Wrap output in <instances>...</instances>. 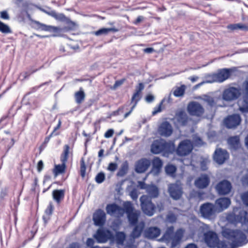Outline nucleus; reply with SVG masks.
<instances>
[{
	"mask_svg": "<svg viewBox=\"0 0 248 248\" xmlns=\"http://www.w3.org/2000/svg\"><path fill=\"white\" fill-rule=\"evenodd\" d=\"M174 230L173 226L168 227L159 240L167 244L171 242V248H179L185 231L182 228L177 229L175 232Z\"/></svg>",
	"mask_w": 248,
	"mask_h": 248,
	"instance_id": "f257e3e1",
	"label": "nucleus"
},
{
	"mask_svg": "<svg viewBox=\"0 0 248 248\" xmlns=\"http://www.w3.org/2000/svg\"><path fill=\"white\" fill-rule=\"evenodd\" d=\"M226 220L233 224L240 223L245 233L248 235V212L243 209L234 208L233 212L228 214Z\"/></svg>",
	"mask_w": 248,
	"mask_h": 248,
	"instance_id": "f03ea898",
	"label": "nucleus"
},
{
	"mask_svg": "<svg viewBox=\"0 0 248 248\" xmlns=\"http://www.w3.org/2000/svg\"><path fill=\"white\" fill-rule=\"evenodd\" d=\"M222 235L232 242L236 247L242 246L248 242V235L240 230H232L224 228L222 231Z\"/></svg>",
	"mask_w": 248,
	"mask_h": 248,
	"instance_id": "7ed1b4c3",
	"label": "nucleus"
},
{
	"mask_svg": "<svg viewBox=\"0 0 248 248\" xmlns=\"http://www.w3.org/2000/svg\"><path fill=\"white\" fill-rule=\"evenodd\" d=\"M172 146L174 148V144L167 142L163 140H155L151 146V152L155 154H159L161 152H170V146Z\"/></svg>",
	"mask_w": 248,
	"mask_h": 248,
	"instance_id": "20e7f679",
	"label": "nucleus"
},
{
	"mask_svg": "<svg viewBox=\"0 0 248 248\" xmlns=\"http://www.w3.org/2000/svg\"><path fill=\"white\" fill-rule=\"evenodd\" d=\"M241 94L240 87H229L223 92L222 97L223 100L232 101L237 99Z\"/></svg>",
	"mask_w": 248,
	"mask_h": 248,
	"instance_id": "39448f33",
	"label": "nucleus"
},
{
	"mask_svg": "<svg viewBox=\"0 0 248 248\" xmlns=\"http://www.w3.org/2000/svg\"><path fill=\"white\" fill-rule=\"evenodd\" d=\"M145 224L144 222H140L137 225L135 226L131 232L127 244L125 248H137L136 245H134L135 239L139 238L144 228Z\"/></svg>",
	"mask_w": 248,
	"mask_h": 248,
	"instance_id": "423d86ee",
	"label": "nucleus"
},
{
	"mask_svg": "<svg viewBox=\"0 0 248 248\" xmlns=\"http://www.w3.org/2000/svg\"><path fill=\"white\" fill-rule=\"evenodd\" d=\"M140 201L143 212L149 216L153 215L155 207L151 202L150 197L146 195H143L140 197Z\"/></svg>",
	"mask_w": 248,
	"mask_h": 248,
	"instance_id": "0eeeda50",
	"label": "nucleus"
},
{
	"mask_svg": "<svg viewBox=\"0 0 248 248\" xmlns=\"http://www.w3.org/2000/svg\"><path fill=\"white\" fill-rule=\"evenodd\" d=\"M200 211L202 216L207 219H211L216 213H217L216 206L209 202L202 204L200 207Z\"/></svg>",
	"mask_w": 248,
	"mask_h": 248,
	"instance_id": "6e6552de",
	"label": "nucleus"
},
{
	"mask_svg": "<svg viewBox=\"0 0 248 248\" xmlns=\"http://www.w3.org/2000/svg\"><path fill=\"white\" fill-rule=\"evenodd\" d=\"M193 148V144L190 140H183L179 143L176 149V154L179 156H186L191 152Z\"/></svg>",
	"mask_w": 248,
	"mask_h": 248,
	"instance_id": "1a4fd4ad",
	"label": "nucleus"
},
{
	"mask_svg": "<svg viewBox=\"0 0 248 248\" xmlns=\"http://www.w3.org/2000/svg\"><path fill=\"white\" fill-rule=\"evenodd\" d=\"M187 110L190 115L197 116H202L204 112L202 106L195 101L191 102L188 104Z\"/></svg>",
	"mask_w": 248,
	"mask_h": 248,
	"instance_id": "9d476101",
	"label": "nucleus"
},
{
	"mask_svg": "<svg viewBox=\"0 0 248 248\" xmlns=\"http://www.w3.org/2000/svg\"><path fill=\"white\" fill-rule=\"evenodd\" d=\"M94 237L98 243H104L108 240L111 239L113 238V235L108 230L99 229L94 235Z\"/></svg>",
	"mask_w": 248,
	"mask_h": 248,
	"instance_id": "9b49d317",
	"label": "nucleus"
},
{
	"mask_svg": "<svg viewBox=\"0 0 248 248\" xmlns=\"http://www.w3.org/2000/svg\"><path fill=\"white\" fill-rule=\"evenodd\" d=\"M243 101L246 105L239 107V110L243 113H248V79L242 84Z\"/></svg>",
	"mask_w": 248,
	"mask_h": 248,
	"instance_id": "f8f14e48",
	"label": "nucleus"
},
{
	"mask_svg": "<svg viewBox=\"0 0 248 248\" xmlns=\"http://www.w3.org/2000/svg\"><path fill=\"white\" fill-rule=\"evenodd\" d=\"M243 101L246 105L239 107V110L243 113H248V79L242 84Z\"/></svg>",
	"mask_w": 248,
	"mask_h": 248,
	"instance_id": "ddd939ff",
	"label": "nucleus"
},
{
	"mask_svg": "<svg viewBox=\"0 0 248 248\" xmlns=\"http://www.w3.org/2000/svg\"><path fill=\"white\" fill-rule=\"evenodd\" d=\"M173 132V128L170 124L167 122H163L158 128V132L162 136L168 137L170 136Z\"/></svg>",
	"mask_w": 248,
	"mask_h": 248,
	"instance_id": "4468645a",
	"label": "nucleus"
},
{
	"mask_svg": "<svg viewBox=\"0 0 248 248\" xmlns=\"http://www.w3.org/2000/svg\"><path fill=\"white\" fill-rule=\"evenodd\" d=\"M235 68H223L215 73L217 82L221 83L227 79Z\"/></svg>",
	"mask_w": 248,
	"mask_h": 248,
	"instance_id": "2eb2a0df",
	"label": "nucleus"
},
{
	"mask_svg": "<svg viewBox=\"0 0 248 248\" xmlns=\"http://www.w3.org/2000/svg\"><path fill=\"white\" fill-rule=\"evenodd\" d=\"M204 240L210 248H215L218 241L217 234L212 231H209L204 234Z\"/></svg>",
	"mask_w": 248,
	"mask_h": 248,
	"instance_id": "dca6fc26",
	"label": "nucleus"
},
{
	"mask_svg": "<svg viewBox=\"0 0 248 248\" xmlns=\"http://www.w3.org/2000/svg\"><path fill=\"white\" fill-rule=\"evenodd\" d=\"M241 118L238 114H233L229 116L224 121V124L228 128H232L236 127L241 122Z\"/></svg>",
	"mask_w": 248,
	"mask_h": 248,
	"instance_id": "f3484780",
	"label": "nucleus"
},
{
	"mask_svg": "<svg viewBox=\"0 0 248 248\" xmlns=\"http://www.w3.org/2000/svg\"><path fill=\"white\" fill-rule=\"evenodd\" d=\"M106 211L108 214L116 217H121L124 214L123 208L116 204H108L106 207Z\"/></svg>",
	"mask_w": 248,
	"mask_h": 248,
	"instance_id": "a211bd4d",
	"label": "nucleus"
},
{
	"mask_svg": "<svg viewBox=\"0 0 248 248\" xmlns=\"http://www.w3.org/2000/svg\"><path fill=\"white\" fill-rule=\"evenodd\" d=\"M216 189L219 195H226L231 191L232 185L229 181L223 180L216 186Z\"/></svg>",
	"mask_w": 248,
	"mask_h": 248,
	"instance_id": "6ab92c4d",
	"label": "nucleus"
},
{
	"mask_svg": "<svg viewBox=\"0 0 248 248\" xmlns=\"http://www.w3.org/2000/svg\"><path fill=\"white\" fill-rule=\"evenodd\" d=\"M229 156V154L226 150L217 149L215 152L214 159L218 164H222L228 159Z\"/></svg>",
	"mask_w": 248,
	"mask_h": 248,
	"instance_id": "aec40b11",
	"label": "nucleus"
},
{
	"mask_svg": "<svg viewBox=\"0 0 248 248\" xmlns=\"http://www.w3.org/2000/svg\"><path fill=\"white\" fill-rule=\"evenodd\" d=\"M106 214L105 212L101 210L98 209L95 211L93 215V220L96 226H102L106 222Z\"/></svg>",
	"mask_w": 248,
	"mask_h": 248,
	"instance_id": "412c9836",
	"label": "nucleus"
},
{
	"mask_svg": "<svg viewBox=\"0 0 248 248\" xmlns=\"http://www.w3.org/2000/svg\"><path fill=\"white\" fill-rule=\"evenodd\" d=\"M231 200L228 198H220L215 202V206L217 213H220L229 207L231 204Z\"/></svg>",
	"mask_w": 248,
	"mask_h": 248,
	"instance_id": "4be33fe9",
	"label": "nucleus"
},
{
	"mask_svg": "<svg viewBox=\"0 0 248 248\" xmlns=\"http://www.w3.org/2000/svg\"><path fill=\"white\" fill-rule=\"evenodd\" d=\"M168 190L171 197L174 200L179 199L182 194L181 186L177 184L170 185Z\"/></svg>",
	"mask_w": 248,
	"mask_h": 248,
	"instance_id": "5701e85b",
	"label": "nucleus"
},
{
	"mask_svg": "<svg viewBox=\"0 0 248 248\" xmlns=\"http://www.w3.org/2000/svg\"><path fill=\"white\" fill-rule=\"evenodd\" d=\"M210 183V178L207 174H202L197 178L194 182L195 186L199 189H204Z\"/></svg>",
	"mask_w": 248,
	"mask_h": 248,
	"instance_id": "b1692460",
	"label": "nucleus"
},
{
	"mask_svg": "<svg viewBox=\"0 0 248 248\" xmlns=\"http://www.w3.org/2000/svg\"><path fill=\"white\" fill-rule=\"evenodd\" d=\"M174 119L178 125L184 126L186 124L188 118L184 110H180L176 113Z\"/></svg>",
	"mask_w": 248,
	"mask_h": 248,
	"instance_id": "393cba45",
	"label": "nucleus"
},
{
	"mask_svg": "<svg viewBox=\"0 0 248 248\" xmlns=\"http://www.w3.org/2000/svg\"><path fill=\"white\" fill-rule=\"evenodd\" d=\"M161 231L156 227H151L147 228L144 232V236L148 239H154L160 234Z\"/></svg>",
	"mask_w": 248,
	"mask_h": 248,
	"instance_id": "a878e982",
	"label": "nucleus"
},
{
	"mask_svg": "<svg viewBox=\"0 0 248 248\" xmlns=\"http://www.w3.org/2000/svg\"><path fill=\"white\" fill-rule=\"evenodd\" d=\"M150 165V160L143 158L138 161L136 164V171L139 173L145 171Z\"/></svg>",
	"mask_w": 248,
	"mask_h": 248,
	"instance_id": "bb28decb",
	"label": "nucleus"
},
{
	"mask_svg": "<svg viewBox=\"0 0 248 248\" xmlns=\"http://www.w3.org/2000/svg\"><path fill=\"white\" fill-rule=\"evenodd\" d=\"M35 24L38 30L54 32H57L60 31V29L57 27L46 25L38 21H35Z\"/></svg>",
	"mask_w": 248,
	"mask_h": 248,
	"instance_id": "cd10ccee",
	"label": "nucleus"
},
{
	"mask_svg": "<svg viewBox=\"0 0 248 248\" xmlns=\"http://www.w3.org/2000/svg\"><path fill=\"white\" fill-rule=\"evenodd\" d=\"M153 168L150 172L154 176L157 175L160 172L163 163L158 157H155L152 161Z\"/></svg>",
	"mask_w": 248,
	"mask_h": 248,
	"instance_id": "c85d7f7f",
	"label": "nucleus"
},
{
	"mask_svg": "<svg viewBox=\"0 0 248 248\" xmlns=\"http://www.w3.org/2000/svg\"><path fill=\"white\" fill-rule=\"evenodd\" d=\"M228 143L231 149L236 150L240 146L239 138L238 136L230 137L228 140Z\"/></svg>",
	"mask_w": 248,
	"mask_h": 248,
	"instance_id": "c756f323",
	"label": "nucleus"
},
{
	"mask_svg": "<svg viewBox=\"0 0 248 248\" xmlns=\"http://www.w3.org/2000/svg\"><path fill=\"white\" fill-rule=\"evenodd\" d=\"M140 214V211L135 210L127 214V217L130 224L135 225L137 222Z\"/></svg>",
	"mask_w": 248,
	"mask_h": 248,
	"instance_id": "7c9ffc66",
	"label": "nucleus"
},
{
	"mask_svg": "<svg viewBox=\"0 0 248 248\" xmlns=\"http://www.w3.org/2000/svg\"><path fill=\"white\" fill-rule=\"evenodd\" d=\"M62 164L55 165L53 172L55 177L58 175L64 173L66 169V162H62Z\"/></svg>",
	"mask_w": 248,
	"mask_h": 248,
	"instance_id": "2f4dec72",
	"label": "nucleus"
},
{
	"mask_svg": "<svg viewBox=\"0 0 248 248\" xmlns=\"http://www.w3.org/2000/svg\"><path fill=\"white\" fill-rule=\"evenodd\" d=\"M52 196L54 200H55L57 203H59L64 198V190H54L53 191Z\"/></svg>",
	"mask_w": 248,
	"mask_h": 248,
	"instance_id": "473e14b6",
	"label": "nucleus"
},
{
	"mask_svg": "<svg viewBox=\"0 0 248 248\" xmlns=\"http://www.w3.org/2000/svg\"><path fill=\"white\" fill-rule=\"evenodd\" d=\"M146 191L150 197L153 198L157 197L159 192L157 187L154 185H149L146 188Z\"/></svg>",
	"mask_w": 248,
	"mask_h": 248,
	"instance_id": "72a5a7b5",
	"label": "nucleus"
},
{
	"mask_svg": "<svg viewBox=\"0 0 248 248\" xmlns=\"http://www.w3.org/2000/svg\"><path fill=\"white\" fill-rule=\"evenodd\" d=\"M118 31V30L114 28H102L93 32V34L96 36H100L102 35H106L110 31L117 32Z\"/></svg>",
	"mask_w": 248,
	"mask_h": 248,
	"instance_id": "f704fd0d",
	"label": "nucleus"
},
{
	"mask_svg": "<svg viewBox=\"0 0 248 248\" xmlns=\"http://www.w3.org/2000/svg\"><path fill=\"white\" fill-rule=\"evenodd\" d=\"M85 94L82 88L80 90L75 93V98L76 102L78 104H80L84 100Z\"/></svg>",
	"mask_w": 248,
	"mask_h": 248,
	"instance_id": "c9c22d12",
	"label": "nucleus"
},
{
	"mask_svg": "<svg viewBox=\"0 0 248 248\" xmlns=\"http://www.w3.org/2000/svg\"><path fill=\"white\" fill-rule=\"evenodd\" d=\"M69 150L70 147L68 145H65L64 146V150L61 156V161L62 162H67L68 155L69 154Z\"/></svg>",
	"mask_w": 248,
	"mask_h": 248,
	"instance_id": "e433bc0d",
	"label": "nucleus"
},
{
	"mask_svg": "<svg viewBox=\"0 0 248 248\" xmlns=\"http://www.w3.org/2000/svg\"><path fill=\"white\" fill-rule=\"evenodd\" d=\"M125 239V234L123 232H118L115 235V241L118 245H123Z\"/></svg>",
	"mask_w": 248,
	"mask_h": 248,
	"instance_id": "4c0bfd02",
	"label": "nucleus"
},
{
	"mask_svg": "<svg viewBox=\"0 0 248 248\" xmlns=\"http://www.w3.org/2000/svg\"><path fill=\"white\" fill-rule=\"evenodd\" d=\"M185 90L186 86L184 85L177 87L173 91V95L176 97L182 96L185 93Z\"/></svg>",
	"mask_w": 248,
	"mask_h": 248,
	"instance_id": "58836bf2",
	"label": "nucleus"
},
{
	"mask_svg": "<svg viewBox=\"0 0 248 248\" xmlns=\"http://www.w3.org/2000/svg\"><path fill=\"white\" fill-rule=\"evenodd\" d=\"M128 170V165L127 162H124L121 166V168L117 172V175L119 176H124Z\"/></svg>",
	"mask_w": 248,
	"mask_h": 248,
	"instance_id": "ea45409f",
	"label": "nucleus"
},
{
	"mask_svg": "<svg viewBox=\"0 0 248 248\" xmlns=\"http://www.w3.org/2000/svg\"><path fill=\"white\" fill-rule=\"evenodd\" d=\"M203 81L204 84L217 82L215 73L206 75L205 76V80Z\"/></svg>",
	"mask_w": 248,
	"mask_h": 248,
	"instance_id": "a19ab883",
	"label": "nucleus"
},
{
	"mask_svg": "<svg viewBox=\"0 0 248 248\" xmlns=\"http://www.w3.org/2000/svg\"><path fill=\"white\" fill-rule=\"evenodd\" d=\"M123 206L124 213L125 212L127 215L135 211L133 209L132 204L130 202H124Z\"/></svg>",
	"mask_w": 248,
	"mask_h": 248,
	"instance_id": "79ce46f5",
	"label": "nucleus"
},
{
	"mask_svg": "<svg viewBox=\"0 0 248 248\" xmlns=\"http://www.w3.org/2000/svg\"><path fill=\"white\" fill-rule=\"evenodd\" d=\"M176 170V167L172 165H169L165 167L166 173L172 177L174 176Z\"/></svg>",
	"mask_w": 248,
	"mask_h": 248,
	"instance_id": "37998d69",
	"label": "nucleus"
},
{
	"mask_svg": "<svg viewBox=\"0 0 248 248\" xmlns=\"http://www.w3.org/2000/svg\"><path fill=\"white\" fill-rule=\"evenodd\" d=\"M0 31L3 33H8L11 32L9 27L0 21Z\"/></svg>",
	"mask_w": 248,
	"mask_h": 248,
	"instance_id": "c03bdc74",
	"label": "nucleus"
},
{
	"mask_svg": "<svg viewBox=\"0 0 248 248\" xmlns=\"http://www.w3.org/2000/svg\"><path fill=\"white\" fill-rule=\"evenodd\" d=\"M166 220L169 222L174 223L177 220V217L173 213L170 212L167 216Z\"/></svg>",
	"mask_w": 248,
	"mask_h": 248,
	"instance_id": "a18cd8bd",
	"label": "nucleus"
},
{
	"mask_svg": "<svg viewBox=\"0 0 248 248\" xmlns=\"http://www.w3.org/2000/svg\"><path fill=\"white\" fill-rule=\"evenodd\" d=\"M210 161L208 158H202L201 161V168L202 170H205L207 169V165Z\"/></svg>",
	"mask_w": 248,
	"mask_h": 248,
	"instance_id": "49530a36",
	"label": "nucleus"
},
{
	"mask_svg": "<svg viewBox=\"0 0 248 248\" xmlns=\"http://www.w3.org/2000/svg\"><path fill=\"white\" fill-rule=\"evenodd\" d=\"M105 178L104 173L101 172L97 174L95 177V181L98 184H101L103 182Z\"/></svg>",
	"mask_w": 248,
	"mask_h": 248,
	"instance_id": "de8ad7c7",
	"label": "nucleus"
},
{
	"mask_svg": "<svg viewBox=\"0 0 248 248\" xmlns=\"http://www.w3.org/2000/svg\"><path fill=\"white\" fill-rule=\"evenodd\" d=\"M202 99L211 107L214 106L215 104L214 99L209 96H205Z\"/></svg>",
	"mask_w": 248,
	"mask_h": 248,
	"instance_id": "09e8293b",
	"label": "nucleus"
},
{
	"mask_svg": "<svg viewBox=\"0 0 248 248\" xmlns=\"http://www.w3.org/2000/svg\"><path fill=\"white\" fill-rule=\"evenodd\" d=\"M241 199L243 204L248 206V191L241 194Z\"/></svg>",
	"mask_w": 248,
	"mask_h": 248,
	"instance_id": "8fccbe9b",
	"label": "nucleus"
},
{
	"mask_svg": "<svg viewBox=\"0 0 248 248\" xmlns=\"http://www.w3.org/2000/svg\"><path fill=\"white\" fill-rule=\"evenodd\" d=\"M229 243L225 241H218L216 247L217 248H229Z\"/></svg>",
	"mask_w": 248,
	"mask_h": 248,
	"instance_id": "3c124183",
	"label": "nucleus"
},
{
	"mask_svg": "<svg viewBox=\"0 0 248 248\" xmlns=\"http://www.w3.org/2000/svg\"><path fill=\"white\" fill-rule=\"evenodd\" d=\"M85 172L86 166L83 159H82L80 162V175L82 177H84L85 176Z\"/></svg>",
	"mask_w": 248,
	"mask_h": 248,
	"instance_id": "603ef678",
	"label": "nucleus"
},
{
	"mask_svg": "<svg viewBox=\"0 0 248 248\" xmlns=\"http://www.w3.org/2000/svg\"><path fill=\"white\" fill-rule=\"evenodd\" d=\"M163 100H162L157 107L154 108V110L152 112V114L153 115H155L162 111V106L163 105Z\"/></svg>",
	"mask_w": 248,
	"mask_h": 248,
	"instance_id": "864d4df0",
	"label": "nucleus"
},
{
	"mask_svg": "<svg viewBox=\"0 0 248 248\" xmlns=\"http://www.w3.org/2000/svg\"><path fill=\"white\" fill-rule=\"evenodd\" d=\"M118 165L116 163H110L107 168V170L113 172L117 169Z\"/></svg>",
	"mask_w": 248,
	"mask_h": 248,
	"instance_id": "5fc2aeb1",
	"label": "nucleus"
},
{
	"mask_svg": "<svg viewBox=\"0 0 248 248\" xmlns=\"http://www.w3.org/2000/svg\"><path fill=\"white\" fill-rule=\"evenodd\" d=\"M140 93L136 91L132 96V102H135V104H136V105L137 102L140 99Z\"/></svg>",
	"mask_w": 248,
	"mask_h": 248,
	"instance_id": "6e6d98bb",
	"label": "nucleus"
},
{
	"mask_svg": "<svg viewBox=\"0 0 248 248\" xmlns=\"http://www.w3.org/2000/svg\"><path fill=\"white\" fill-rule=\"evenodd\" d=\"M54 18L59 21H63L65 20L66 17L63 14H58L56 13Z\"/></svg>",
	"mask_w": 248,
	"mask_h": 248,
	"instance_id": "4d7b16f0",
	"label": "nucleus"
},
{
	"mask_svg": "<svg viewBox=\"0 0 248 248\" xmlns=\"http://www.w3.org/2000/svg\"><path fill=\"white\" fill-rule=\"evenodd\" d=\"M53 209V205L51 203H49V205L45 211L46 214L48 216L51 215L52 213Z\"/></svg>",
	"mask_w": 248,
	"mask_h": 248,
	"instance_id": "13d9d810",
	"label": "nucleus"
},
{
	"mask_svg": "<svg viewBox=\"0 0 248 248\" xmlns=\"http://www.w3.org/2000/svg\"><path fill=\"white\" fill-rule=\"evenodd\" d=\"M114 133V130L112 129H108L104 135L106 138H109L111 137Z\"/></svg>",
	"mask_w": 248,
	"mask_h": 248,
	"instance_id": "bf43d9fd",
	"label": "nucleus"
},
{
	"mask_svg": "<svg viewBox=\"0 0 248 248\" xmlns=\"http://www.w3.org/2000/svg\"><path fill=\"white\" fill-rule=\"evenodd\" d=\"M0 17L4 19H8L9 16L6 11H2L0 12Z\"/></svg>",
	"mask_w": 248,
	"mask_h": 248,
	"instance_id": "052dcab7",
	"label": "nucleus"
},
{
	"mask_svg": "<svg viewBox=\"0 0 248 248\" xmlns=\"http://www.w3.org/2000/svg\"><path fill=\"white\" fill-rule=\"evenodd\" d=\"M61 124H62L61 121V120H59L57 126L54 128L53 132H52V133L50 135V137L52 136L53 135H57L58 134L57 133H55V131L56 130H57L58 129H59V128L60 127V126L61 125Z\"/></svg>",
	"mask_w": 248,
	"mask_h": 248,
	"instance_id": "680f3d73",
	"label": "nucleus"
},
{
	"mask_svg": "<svg viewBox=\"0 0 248 248\" xmlns=\"http://www.w3.org/2000/svg\"><path fill=\"white\" fill-rule=\"evenodd\" d=\"M44 168V163L42 160H40L37 164V170L41 172Z\"/></svg>",
	"mask_w": 248,
	"mask_h": 248,
	"instance_id": "e2e57ef3",
	"label": "nucleus"
},
{
	"mask_svg": "<svg viewBox=\"0 0 248 248\" xmlns=\"http://www.w3.org/2000/svg\"><path fill=\"white\" fill-rule=\"evenodd\" d=\"M130 196L134 200H137L138 197L137 192L135 190L131 191L130 193Z\"/></svg>",
	"mask_w": 248,
	"mask_h": 248,
	"instance_id": "0e129e2a",
	"label": "nucleus"
},
{
	"mask_svg": "<svg viewBox=\"0 0 248 248\" xmlns=\"http://www.w3.org/2000/svg\"><path fill=\"white\" fill-rule=\"evenodd\" d=\"M145 100L146 102L151 103L154 100V96L151 94H148L146 96Z\"/></svg>",
	"mask_w": 248,
	"mask_h": 248,
	"instance_id": "69168bd1",
	"label": "nucleus"
},
{
	"mask_svg": "<svg viewBox=\"0 0 248 248\" xmlns=\"http://www.w3.org/2000/svg\"><path fill=\"white\" fill-rule=\"evenodd\" d=\"M144 89V85L142 83H140L139 84L138 86L136 88V91L140 93L141 92V91Z\"/></svg>",
	"mask_w": 248,
	"mask_h": 248,
	"instance_id": "338daca9",
	"label": "nucleus"
},
{
	"mask_svg": "<svg viewBox=\"0 0 248 248\" xmlns=\"http://www.w3.org/2000/svg\"><path fill=\"white\" fill-rule=\"evenodd\" d=\"M242 182L244 184L248 185V170H247V173L242 179Z\"/></svg>",
	"mask_w": 248,
	"mask_h": 248,
	"instance_id": "774afa93",
	"label": "nucleus"
}]
</instances>
